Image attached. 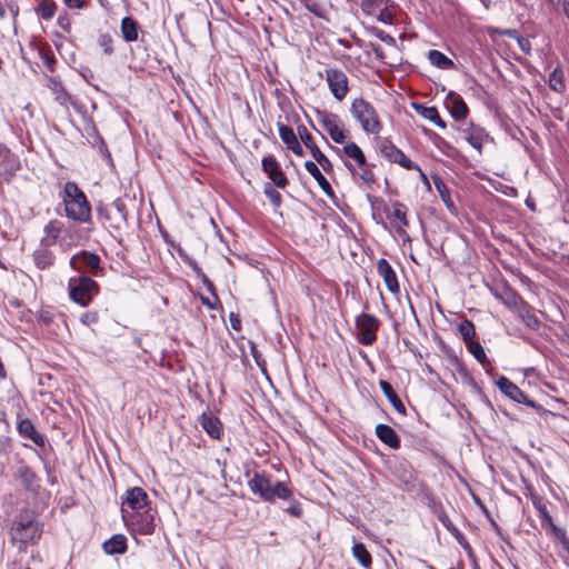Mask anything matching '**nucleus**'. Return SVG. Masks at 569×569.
<instances>
[{"mask_svg": "<svg viewBox=\"0 0 569 569\" xmlns=\"http://www.w3.org/2000/svg\"><path fill=\"white\" fill-rule=\"evenodd\" d=\"M98 43L106 54L111 56L113 53V39L109 33H101L98 38Z\"/></svg>", "mask_w": 569, "mask_h": 569, "instance_id": "44", "label": "nucleus"}, {"mask_svg": "<svg viewBox=\"0 0 569 569\" xmlns=\"http://www.w3.org/2000/svg\"><path fill=\"white\" fill-rule=\"evenodd\" d=\"M319 121L323 130L336 143H343L346 141L347 133L338 114L328 111L319 112Z\"/></svg>", "mask_w": 569, "mask_h": 569, "instance_id": "12", "label": "nucleus"}, {"mask_svg": "<svg viewBox=\"0 0 569 569\" xmlns=\"http://www.w3.org/2000/svg\"><path fill=\"white\" fill-rule=\"evenodd\" d=\"M437 517L439 519V521L443 525V527L450 532L452 533L453 536L458 537L460 536V531L458 530V528L452 523V521L450 520L449 516L443 511H439L437 513Z\"/></svg>", "mask_w": 569, "mask_h": 569, "instance_id": "45", "label": "nucleus"}, {"mask_svg": "<svg viewBox=\"0 0 569 569\" xmlns=\"http://www.w3.org/2000/svg\"><path fill=\"white\" fill-rule=\"evenodd\" d=\"M352 556L366 569L371 568L372 558L362 542H356L352 547Z\"/></svg>", "mask_w": 569, "mask_h": 569, "instance_id": "29", "label": "nucleus"}, {"mask_svg": "<svg viewBox=\"0 0 569 569\" xmlns=\"http://www.w3.org/2000/svg\"><path fill=\"white\" fill-rule=\"evenodd\" d=\"M385 4H389V0H362L361 8L368 14H376Z\"/></svg>", "mask_w": 569, "mask_h": 569, "instance_id": "42", "label": "nucleus"}, {"mask_svg": "<svg viewBox=\"0 0 569 569\" xmlns=\"http://www.w3.org/2000/svg\"><path fill=\"white\" fill-rule=\"evenodd\" d=\"M200 425L206 432L213 439H220L222 435V426L220 420L211 413H202Z\"/></svg>", "mask_w": 569, "mask_h": 569, "instance_id": "23", "label": "nucleus"}, {"mask_svg": "<svg viewBox=\"0 0 569 569\" xmlns=\"http://www.w3.org/2000/svg\"><path fill=\"white\" fill-rule=\"evenodd\" d=\"M278 131L280 139L287 148L299 141L293 130L283 123H278Z\"/></svg>", "mask_w": 569, "mask_h": 569, "instance_id": "36", "label": "nucleus"}, {"mask_svg": "<svg viewBox=\"0 0 569 569\" xmlns=\"http://www.w3.org/2000/svg\"><path fill=\"white\" fill-rule=\"evenodd\" d=\"M377 438L391 449L400 448V438L397 432L388 425L380 423L376 427Z\"/></svg>", "mask_w": 569, "mask_h": 569, "instance_id": "22", "label": "nucleus"}, {"mask_svg": "<svg viewBox=\"0 0 569 569\" xmlns=\"http://www.w3.org/2000/svg\"><path fill=\"white\" fill-rule=\"evenodd\" d=\"M66 216L78 223L91 221V206L84 192L73 181L66 182L62 192Z\"/></svg>", "mask_w": 569, "mask_h": 569, "instance_id": "1", "label": "nucleus"}, {"mask_svg": "<svg viewBox=\"0 0 569 569\" xmlns=\"http://www.w3.org/2000/svg\"><path fill=\"white\" fill-rule=\"evenodd\" d=\"M20 169L18 158L3 144H0V176L6 180L16 174Z\"/></svg>", "mask_w": 569, "mask_h": 569, "instance_id": "14", "label": "nucleus"}, {"mask_svg": "<svg viewBox=\"0 0 569 569\" xmlns=\"http://www.w3.org/2000/svg\"><path fill=\"white\" fill-rule=\"evenodd\" d=\"M127 508L130 512L140 511L148 507V495L140 487H133L127 490L126 500L122 502V508Z\"/></svg>", "mask_w": 569, "mask_h": 569, "instance_id": "15", "label": "nucleus"}, {"mask_svg": "<svg viewBox=\"0 0 569 569\" xmlns=\"http://www.w3.org/2000/svg\"><path fill=\"white\" fill-rule=\"evenodd\" d=\"M342 150H343V153L348 158L355 160L357 166L365 164L366 156H365L363 151L361 150V148L356 142L347 143Z\"/></svg>", "mask_w": 569, "mask_h": 569, "instance_id": "33", "label": "nucleus"}, {"mask_svg": "<svg viewBox=\"0 0 569 569\" xmlns=\"http://www.w3.org/2000/svg\"><path fill=\"white\" fill-rule=\"evenodd\" d=\"M17 429L20 436L32 440L39 447H44V437L37 431L30 419L20 420Z\"/></svg>", "mask_w": 569, "mask_h": 569, "instance_id": "21", "label": "nucleus"}, {"mask_svg": "<svg viewBox=\"0 0 569 569\" xmlns=\"http://www.w3.org/2000/svg\"><path fill=\"white\" fill-rule=\"evenodd\" d=\"M372 34L375 37H377L379 40H381L382 42H386L388 44H393L395 43V39L388 34L387 32H385L383 30H380V29H377V28H373L372 29Z\"/></svg>", "mask_w": 569, "mask_h": 569, "instance_id": "53", "label": "nucleus"}, {"mask_svg": "<svg viewBox=\"0 0 569 569\" xmlns=\"http://www.w3.org/2000/svg\"><path fill=\"white\" fill-rule=\"evenodd\" d=\"M380 152L385 159L390 162L397 163L407 170H417L423 179H427L420 167L411 161L400 149H398L390 141H385L381 146Z\"/></svg>", "mask_w": 569, "mask_h": 569, "instance_id": "11", "label": "nucleus"}, {"mask_svg": "<svg viewBox=\"0 0 569 569\" xmlns=\"http://www.w3.org/2000/svg\"><path fill=\"white\" fill-rule=\"evenodd\" d=\"M377 271L379 276L383 279L388 290L392 293H397L399 291V283L396 272L390 266V263L383 258L379 259L377 262Z\"/></svg>", "mask_w": 569, "mask_h": 569, "instance_id": "19", "label": "nucleus"}, {"mask_svg": "<svg viewBox=\"0 0 569 569\" xmlns=\"http://www.w3.org/2000/svg\"><path fill=\"white\" fill-rule=\"evenodd\" d=\"M415 110L425 119L433 122L440 129H446L447 124L441 119L439 111L436 107H425L422 104H413Z\"/></svg>", "mask_w": 569, "mask_h": 569, "instance_id": "27", "label": "nucleus"}, {"mask_svg": "<svg viewBox=\"0 0 569 569\" xmlns=\"http://www.w3.org/2000/svg\"><path fill=\"white\" fill-rule=\"evenodd\" d=\"M43 231L46 234L41 239V244L43 247H51V246L56 244L58 239L61 237L62 232H64V231H66V234L63 236L62 240L66 243L71 244L78 238V236H76V233H77L76 230H72L71 228L66 230L64 223L58 219L50 220L44 226Z\"/></svg>", "mask_w": 569, "mask_h": 569, "instance_id": "9", "label": "nucleus"}, {"mask_svg": "<svg viewBox=\"0 0 569 569\" xmlns=\"http://www.w3.org/2000/svg\"><path fill=\"white\" fill-rule=\"evenodd\" d=\"M520 318L525 322V325L530 329H538L539 328V320L538 318L529 310H522L520 312Z\"/></svg>", "mask_w": 569, "mask_h": 569, "instance_id": "46", "label": "nucleus"}, {"mask_svg": "<svg viewBox=\"0 0 569 569\" xmlns=\"http://www.w3.org/2000/svg\"><path fill=\"white\" fill-rule=\"evenodd\" d=\"M297 130L301 141L310 150L312 157L313 152L321 151L316 144L313 137L303 124L298 126Z\"/></svg>", "mask_w": 569, "mask_h": 569, "instance_id": "35", "label": "nucleus"}, {"mask_svg": "<svg viewBox=\"0 0 569 569\" xmlns=\"http://www.w3.org/2000/svg\"><path fill=\"white\" fill-rule=\"evenodd\" d=\"M97 214L100 219H102L104 221L110 220V214H109L108 210L102 207L97 208Z\"/></svg>", "mask_w": 569, "mask_h": 569, "instance_id": "58", "label": "nucleus"}, {"mask_svg": "<svg viewBox=\"0 0 569 569\" xmlns=\"http://www.w3.org/2000/svg\"><path fill=\"white\" fill-rule=\"evenodd\" d=\"M290 506L284 509L286 512L290 513L296 518H300L302 516V507L298 500L290 499Z\"/></svg>", "mask_w": 569, "mask_h": 569, "instance_id": "51", "label": "nucleus"}, {"mask_svg": "<svg viewBox=\"0 0 569 569\" xmlns=\"http://www.w3.org/2000/svg\"><path fill=\"white\" fill-rule=\"evenodd\" d=\"M230 326L233 330L239 331L241 330V320L239 316L234 312H231L229 315Z\"/></svg>", "mask_w": 569, "mask_h": 569, "instance_id": "55", "label": "nucleus"}, {"mask_svg": "<svg viewBox=\"0 0 569 569\" xmlns=\"http://www.w3.org/2000/svg\"><path fill=\"white\" fill-rule=\"evenodd\" d=\"M113 208L116 209L118 213V223L117 224H110L111 227L119 229L120 222L123 224L128 223V211L124 202L121 199H116L112 203Z\"/></svg>", "mask_w": 569, "mask_h": 569, "instance_id": "40", "label": "nucleus"}, {"mask_svg": "<svg viewBox=\"0 0 569 569\" xmlns=\"http://www.w3.org/2000/svg\"><path fill=\"white\" fill-rule=\"evenodd\" d=\"M387 217L398 234H406L405 229L408 226V219L407 207L403 203L396 201L392 204V211L387 212Z\"/></svg>", "mask_w": 569, "mask_h": 569, "instance_id": "17", "label": "nucleus"}, {"mask_svg": "<svg viewBox=\"0 0 569 569\" xmlns=\"http://www.w3.org/2000/svg\"><path fill=\"white\" fill-rule=\"evenodd\" d=\"M248 486L253 495L266 502L273 503L277 499L290 500L293 497V492L287 483L281 481L272 483L270 476L264 472H254L249 479Z\"/></svg>", "mask_w": 569, "mask_h": 569, "instance_id": "2", "label": "nucleus"}, {"mask_svg": "<svg viewBox=\"0 0 569 569\" xmlns=\"http://www.w3.org/2000/svg\"><path fill=\"white\" fill-rule=\"evenodd\" d=\"M99 290V284L88 274L71 277L68 281L69 298L81 307H88Z\"/></svg>", "mask_w": 569, "mask_h": 569, "instance_id": "4", "label": "nucleus"}, {"mask_svg": "<svg viewBox=\"0 0 569 569\" xmlns=\"http://www.w3.org/2000/svg\"><path fill=\"white\" fill-rule=\"evenodd\" d=\"M428 59L431 64L443 70L451 69L455 66L451 59L438 50H430L428 53Z\"/></svg>", "mask_w": 569, "mask_h": 569, "instance_id": "32", "label": "nucleus"}, {"mask_svg": "<svg viewBox=\"0 0 569 569\" xmlns=\"http://www.w3.org/2000/svg\"><path fill=\"white\" fill-rule=\"evenodd\" d=\"M458 331L462 337L463 341L467 343L473 340L476 336L475 325L472 323V321L467 319L458 325Z\"/></svg>", "mask_w": 569, "mask_h": 569, "instance_id": "38", "label": "nucleus"}, {"mask_svg": "<svg viewBox=\"0 0 569 569\" xmlns=\"http://www.w3.org/2000/svg\"><path fill=\"white\" fill-rule=\"evenodd\" d=\"M194 270L197 271L198 276L201 277V280L206 288L211 287L212 282L208 279V277L199 268H194Z\"/></svg>", "mask_w": 569, "mask_h": 569, "instance_id": "59", "label": "nucleus"}, {"mask_svg": "<svg viewBox=\"0 0 569 569\" xmlns=\"http://www.w3.org/2000/svg\"><path fill=\"white\" fill-rule=\"evenodd\" d=\"M469 113L468 106L461 97L457 96L451 99L450 114L455 120H463Z\"/></svg>", "mask_w": 569, "mask_h": 569, "instance_id": "30", "label": "nucleus"}, {"mask_svg": "<svg viewBox=\"0 0 569 569\" xmlns=\"http://www.w3.org/2000/svg\"><path fill=\"white\" fill-rule=\"evenodd\" d=\"M207 289L214 297V299L218 300V296L216 293V288H214L213 283L211 284V287H209Z\"/></svg>", "mask_w": 569, "mask_h": 569, "instance_id": "62", "label": "nucleus"}, {"mask_svg": "<svg viewBox=\"0 0 569 569\" xmlns=\"http://www.w3.org/2000/svg\"><path fill=\"white\" fill-rule=\"evenodd\" d=\"M120 29L124 41L133 42L138 40V23L133 18H123L121 20Z\"/></svg>", "mask_w": 569, "mask_h": 569, "instance_id": "28", "label": "nucleus"}, {"mask_svg": "<svg viewBox=\"0 0 569 569\" xmlns=\"http://www.w3.org/2000/svg\"><path fill=\"white\" fill-rule=\"evenodd\" d=\"M520 46H521V49H522V50H525L526 44H522V43L520 42Z\"/></svg>", "mask_w": 569, "mask_h": 569, "instance_id": "64", "label": "nucleus"}, {"mask_svg": "<svg viewBox=\"0 0 569 569\" xmlns=\"http://www.w3.org/2000/svg\"><path fill=\"white\" fill-rule=\"evenodd\" d=\"M39 13L43 20H51L57 10V4L52 0H42L39 6Z\"/></svg>", "mask_w": 569, "mask_h": 569, "instance_id": "37", "label": "nucleus"}, {"mask_svg": "<svg viewBox=\"0 0 569 569\" xmlns=\"http://www.w3.org/2000/svg\"><path fill=\"white\" fill-rule=\"evenodd\" d=\"M263 193L271 201L274 208H279L282 203V197L270 183L263 186Z\"/></svg>", "mask_w": 569, "mask_h": 569, "instance_id": "43", "label": "nucleus"}, {"mask_svg": "<svg viewBox=\"0 0 569 569\" xmlns=\"http://www.w3.org/2000/svg\"><path fill=\"white\" fill-rule=\"evenodd\" d=\"M262 170L278 188H284L288 184V179L274 157L268 156L262 159Z\"/></svg>", "mask_w": 569, "mask_h": 569, "instance_id": "16", "label": "nucleus"}, {"mask_svg": "<svg viewBox=\"0 0 569 569\" xmlns=\"http://www.w3.org/2000/svg\"><path fill=\"white\" fill-rule=\"evenodd\" d=\"M468 143L475 148L479 153L482 152L483 142L489 138V134L483 128L469 124L461 130Z\"/></svg>", "mask_w": 569, "mask_h": 569, "instance_id": "18", "label": "nucleus"}, {"mask_svg": "<svg viewBox=\"0 0 569 569\" xmlns=\"http://www.w3.org/2000/svg\"><path fill=\"white\" fill-rule=\"evenodd\" d=\"M122 518L126 525L134 532L140 535H151L154 531V511L149 507L147 509L130 512L127 508H121Z\"/></svg>", "mask_w": 569, "mask_h": 569, "instance_id": "6", "label": "nucleus"}, {"mask_svg": "<svg viewBox=\"0 0 569 569\" xmlns=\"http://www.w3.org/2000/svg\"><path fill=\"white\" fill-rule=\"evenodd\" d=\"M499 390L516 402L523 403L530 408H537L535 400L530 399L517 385L502 376L497 380Z\"/></svg>", "mask_w": 569, "mask_h": 569, "instance_id": "13", "label": "nucleus"}, {"mask_svg": "<svg viewBox=\"0 0 569 569\" xmlns=\"http://www.w3.org/2000/svg\"><path fill=\"white\" fill-rule=\"evenodd\" d=\"M350 113L367 134H378L382 130V122L377 109L362 97L351 101Z\"/></svg>", "mask_w": 569, "mask_h": 569, "instance_id": "3", "label": "nucleus"}, {"mask_svg": "<svg viewBox=\"0 0 569 569\" xmlns=\"http://www.w3.org/2000/svg\"><path fill=\"white\" fill-rule=\"evenodd\" d=\"M379 387L395 410L401 415H406V407L393 390L392 386L386 380H380Z\"/></svg>", "mask_w": 569, "mask_h": 569, "instance_id": "26", "label": "nucleus"}, {"mask_svg": "<svg viewBox=\"0 0 569 569\" xmlns=\"http://www.w3.org/2000/svg\"><path fill=\"white\" fill-rule=\"evenodd\" d=\"M201 302H202V305L207 306L211 310L216 309V305L212 303L209 298L201 297Z\"/></svg>", "mask_w": 569, "mask_h": 569, "instance_id": "60", "label": "nucleus"}, {"mask_svg": "<svg viewBox=\"0 0 569 569\" xmlns=\"http://www.w3.org/2000/svg\"><path fill=\"white\" fill-rule=\"evenodd\" d=\"M332 97L342 101L349 93V78L347 73L339 68H327L323 76Z\"/></svg>", "mask_w": 569, "mask_h": 569, "instance_id": "7", "label": "nucleus"}, {"mask_svg": "<svg viewBox=\"0 0 569 569\" xmlns=\"http://www.w3.org/2000/svg\"><path fill=\"white\" fill-rule=\"evenodd\" d=\"M10 535L13 541L26 545L39 539L41 530L33 515L23 512L17 516L12 521Z\"/></svg>", "mask_w": 569, "mask_h": 569, "instance_id": "5", "label": "nucleus"}, {"mask_svg": "<svg viewBox=\"0 0 569 569\" xmlns=\"http://www.w3.org/2000/svg\"><path fill=\"white\" fill-rule=\"evenodd\" d=\"M469 352L479 361L481 365L488 362L486 352L480 342L471 340L467 343Z\"/></svg>", "mask_w": 569, "mask_h": 569, "instance_id": "41", "label": "nucleus"}, {"mask_svg": "<svg viewBox=\"0 0 569 569\" xmlns=\"http://www.w3.org/2000/svg\"><path fill=\"white\" fill-rule=\"evenodd\" d=\"M346 166L353 173V176H357L367 186H371L376 181L375 173L369 169L367 159L365 160L363 166H358V171H355V169L347 162Z\"/></svg>", "mask_w": 569, "mask_h": 569, "instance_id": "34", "label": "nucleus"}, {"mask_svg": "<svg viewBox=\"0 0 569 569\" xmlns=\"http://www.w3.org/2000/svg\"><path fill=\"white\" fill-rule=\"evenodd\" d=\"M300 3L311 13L317 17L323 16V9L317 0H299Z\"/></svg>", "mask_w": 569, "mask_h": 569, "instance_id": "47", "label": "nucleus"}, {"mask_svg": "<svg viewBox=\"0 0 569 569\" xmlns=\"http://www.w3.org/2000/svg\"><path fill=\"white\" fill-rule=\"evenodd\" d=\"M63 3L71 9H81L86 6L84 0H63Z\"/></svg>", "mask_w": 569, "mask_h": 569, "instance_id": "56", "label": "nucleus"}, {"mask_svg": "<svg viewBox=\"0 0 569 569\" xmlns=\"http://www.w3.org/2000/svg\"><path fill=\"white\" fill-rule=\"evenodd\" d=\"M6 16H7L6 9L2 6V3L0 2V20H3L6 18Z\"/></svg>", "mask_w": 569, "mask_h": 569, "instance_id": "61", "label": "nucleus"}, {"mask_svg": "<svg viewBox=\"0 0 569 569\" xmlns=\"http://www.w3.org/2000/svg\"><path fill=\"white\" fill-rule=\"evenodd\" d=\"M535 506L539 512V516L540 518L543 520V521H548L549 523H551L552 521V518L551 516L549 515L548 512V509L546 507V505H543L542 502H535Z\"/></svg>", "mask_w": 569, "mask_h": 569, "instance_id": "54", "label": "nucleus"}, {"mask_svg": "<svg viewBox=\"0 0 569 569\" xmlns=\"http://www.w3.org/2000/svg\"><path fill=\"white\" fill-rule=\"evenodd\" d=\"M549 86L552 90L557 92H562L566 88L565 81H563V72L559 68H556L549 78Z\"/></svg>", "mask_w": 569, "mask_h": 569, "instance_id": "39", "label": "nucleus"}, {"mask_svg": "<svg viewBox=\"0 0 569 569\" xmlns=\"http://www.w3.org/2000/svg\"><path fill=\"white\" fill-rule=\"evenodd\" d=\"M288 149L291 150L296 156H299V157L303 156V149L299 141L293 143L292 146H290Z\"/></svg>", "mask_w": 569, "mask_h": 569, "instance_id": "57", "label": "nucleus"}, {"mask_svg": "<svg viewBox=\"0 0 569 569\" xmlns=\"http://www.w3.org/2000/svg\"><path fill=\"white\" fill-rule=\"evenodd\" d=\"M313 159L316 162L321 166V168L329 172L332 170V163L331 161L326 157V154L322 151L313 152Z\"/></svg>", "mask_w": 569, "mask_h": 569, "instance_id": "49", "label": "nucleus"}, {"mask_svg": "<svg viewBox=\"0 0 569 569\" xmlns=\"http://www.w3.org/2000/svg\"><path fill=\"white\" fill-rule=\"evenodd\" d=\"M80 321L86 326L96 325L99 321V315L97 311H86L82 313Z\"/></svg>", "mask_w": 569, "mask_h": 569, "instance_id": "50", "label": "nucleus"}, {"mask_svg": "<svg viewBox=\"0 0 569 569\" xmlns=\"http://www.w3.org/2000/svg\"><path fill=\"white\" fill-rule=\"evenodd\" d=\"M70 266L81 274H91L98 277L103 273L101 259L98 254L90 251H81L70 259Z\"/></svg>", "mask_w": 569, "mask_h": 569, "instance_id": "8", "label": "nucleus"}, {"mask_svg": "<svg viewBox=\"0 0 569 569\" xmlns=\"http://www.w3.org/2000/svg\"><path fill=\"white\" fill-rule=\"evenodd\" d=\"M250 351H251V355H252L257 366L259 368H261L262 371H266V361H264L262 355L258 351L254 343H251Z\"/></svg>", "mask_w": 569, "mask_h": 569, "instance_id": "52", "label": "nucleus"}, {"mask_svg": "<svg viewBox=\"0 0 569 569\" xmlns=\"http://www.w3.org/2000/svg\"><path fill=\"white\" fill-rule=\"evenodd\" d=\"M102 547L108 555H122L127 551V538L120 533L113 535Z\"/></svg>", "mask_w": 569, "mask_h": 569, "instance_id": "25", "label": "nucleus"}, {"mask_svg": "<svg viewBox=\"0 0 569 569\" xmlns=\"http://www.w3.org/2000/svg\"><path fill=\"white\" fill-rule=\"evenodd\" d=\"M375 16L380 22L385 24H391L393 21V14L389 10V4H385L381 9L377 11Z\"/></svg>", "mask_w": 569, "mask_h": 569, "instance_id": "48", "label": "nucleus"}, {"mask_svg": "<svg viewBox=\"0 0 569 569\" xmlns=\"http://www.w3.org/2000/svg\"><path fill=\"white\" fill-rule=\"evenodd\" d=\"M47 248L48 247L36 250L33 253L34 263L41 270L50 267L54 261L53 253L49 251Z\"/></svg>", "mask_w": 569, "mask_h": 569, "instance_id": "31", "label": "nucleus"}, {"mask_svg": "<svg viewBox=\"0 0 569 569\" xmlns=\"http://www.w3.org/2000/svg\"><path fill=\"white\" fill-rule=\"evenodd\" d=\"M305 168L308 171V173H310L315 178V180L318 182V184L321 188V190L327 196H333V190H332L329 181L321 173V171L318 168L316 162L308 160V161L305 162Z\"/></svg>", "mask_w": 569, "mask_h": 569, "instance_id": "24", "label": "nucleus"}, {"mask_svg": "<svg viewBox=\"0 0 569 569\" xmlns=\"http://www.w3.org/2000/svg\"><path fill=\"white\" fill-rule=\"evenodd\" d=\"M379 320L370 313H361L356 317L357 339L363 346H371L377 340Z\"/></svg>", "mask_w": 569, "mask_h": 569, "instance_id": "10", "label": "nucleus"}, {"mask_svg": "<svg viewBox=\"0 0 569 569\" xmlns=\"http://www.w3.org/2000/svg\"><path fill=\"white\" fill-rule=\"evenodd\" d=\"M16 477L20 480L26 490L37 492L40 489V478L27 465L21 463L18 467Z\"/></svg>", "mask_w": 569, "mask_h": 569, "instance_id": "20", "label": "nucleus"}, {"mask_svg": "<svg viewBox=\"0 0 569 569\" xmlns=\"http://www.w3.org/2000/svg\"><path fill=\"white\" fill-rule=\"evenodd\" d=\"M520 46H521V49H522V50H525L526 44H522V43L520 42Z\"/></svg>", "mask_w": 569, "mask_h": 569, "instance_id": "63", "label": "nucleus"}]
</instances>
